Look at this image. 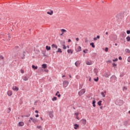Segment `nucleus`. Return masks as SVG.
<instances>
[{"label":"nucleus","mask_w":130,"mask_h":130,"mask_svg":"<svg viewBox=\"0 0 130 130\" xmlns=\"http://www.w3.org/2000/svg\"><path fill=\"white\" fill-rule=\"evenodd\" d=\"M80 122L83 124V125H85V124H86V123L87 122V121L85 119H82L81 121H80Z\"/></svg>","instance_id":"obj_5"},{"label":"nucleus","mask_w":130,"mask_h":130,"mask_svg":"<svg viewBox=\"0 0 130 130\" xmlns=\"http://www.w3.org/2000/svg\"><path fill=\"white\" fill-rule=\"evenodd\" d=\"M122 37H125V35H126V34H122Z\"/></svg>","instance_id":"obj_48"},{"label":"nucleus","mask_w":130,"mask_h":130,"mask_svg":"<svg viewBox=\"0 0 130 130\" xmlns=\"http://www.w3.org/2000/svg\"><path fill=\"white\" fill-rule=\"evenodd\" d=\"M36 117H39V115L38 114L36 115Z\"/></svg>","instance_id":"obj_58"},{"label":"nucleus","mask_w":130,"mask_h":130,"mask_svg":"<svg viewBox=\"0 0 130 130\" xmlns=\"http://www.w3.org/2000/svg\"><path fill=\"white\" fill-rule=\"evenodd\" d=\"M95 103H96V101H92V106H93V107H96V105L95 104Z\"/></svg>","instance_id":"obj_25"},{"label":"nucleus","mask_w":130,"mask_h":130,"mask_svg":"<svg viewBox=\"0 0 130 130\" xmlns=\"http://www.w3.org/2000/svg\"><path fill=\"white\" fill-rule=\"evenodd\" d=\"M93 80H94V81H95V82H98V81L99 80V78L98 77H97L96 78H94Z\"/></svg>","instance_id":"obj_30"},{"label":"nucleus","mask_w":130,"mask_h":130,"mask_svg":"<svg viewBox=\"0 0 130 130\" xmlns=\"http://www.w3.org/2000/svg\"><path fill=\"white\" fill-rule=\"evenodd\" d=\"M0 58H2V59H4L5 58L4 57V56H3V55H1L0 56Z\"/></svg>","instance_id":"obj_47"},{"label":"nucleus","mask_w":130,"mask_h":130,"mask_svg":"<svg viewBox=\"0 0 130 130\" xmlns=\"http://www.w3.org/2000/svg\"><path fill=\"white\" fill-rule=\"evenodd\" d=\"M76 41H79V38L76 39Z\"/></svg>","instance_id":"obj_59"},{"label":"nucleus","mask_w":130,"mask_h":130,"mask_svg":"<svg viewBox=\"0 0 130 130\" xmlns=\"http://www.w3.org/2000/svg\"><path fill=\"white\" fill-rule=\"evenodd\" d=\"M118 60V59L117 58H115V59H113V61L115 62L117 61Z\"/></svg>","instance_id":"obj_41"},{"label":"nucleus","mask_w":130,"mask_h":130,"mask_svg":"<svg viewBox=\"0 0 130 130\" xmlns=\"http://www.w3.org/2000/svg\"><path fill=\"white\" fill-rule=\"evenodd\" d=\"M86 63L87 66H91L92 64V62L91 61H87L86 62Z\"/></svg>","instance_id":"obj_21"},{"label":"nucleus","mask_w":130,"mask_h":130,"mask_svg":"<svg viewBox=\"0 0 130 130\" xmlns=\"http://www.w3.org/2000/svg\"><path fill=\"white\" fill-rule=\"evenodd\" d=\"M100 39V36H97L96 38H93V40L94 41H96V40H97V39Z\"/></svg>","instance_id":"obj_22"},{"label":"nucleus","mask_w":130,"mask_h":130,"mask_svg":"<svg viewBox=\"0 0 130 130\" xmlns=\"http://www.w3.org/2000/svg\"><path fill=\"white\" fill-rule=\"evenodd\" d=\"M37 121H38V120H37V118H34L32 120V122H34V123H36Z\"/></svg>","instance_id":"obj_27"},{"label":"nucleus","mask_w":130,"mask_h":130,"mask_svg":"<svg viewBox=\"0 0 130 130\" xmlns=\"http://www.w3.org/2000/svg\"><path fill=\"white\" fill-rule=\"evenodd\" d=\"M40 71L41 72H46V73H48V70L47 69H43L42 68H40Z\"/></svg>","instance_id":"obj_9"},{"label":"nucleus","mask_w":130,"mask_h":130,"mask_svg":"<svg viewBox=\"0 0 130 130\" xmlns=\"http://www.w3.org/2000/svg\"><path fill=\"white\" fill-rule=\"evenodd\" d=\"M37 127L40 130H42V127L41 126H37Z\"/></svg>","instance_id":"obj_35"},{"label":"nucleus","mask_w":130,"mask_h":130,"mask_svg":"<svg viewBox=\"0 0 130 130\" xmlns=\"http://www.w3.org/2000/svg\"><path fill=\"white\" fill-rule=\"evenodd\" d=\"M7 112L8 113H10V112H11V108H8V110Z\"/></svg>","instance_id":"obj_42"},{"label":"nucleus","mask_w":130,"mask_h":130,"mask_svg":"<svg viewBox=\"0 0 130 130\" xmlns=\"http://www.w3.org/2000/svg\"><path fill=\"white\" fill-rule=\"evenodd\" d=\"M29 117V116H30V114H28L27 115H24V116H22V117Z\"/></svg>","instance_id":"obj_36"},{"label":"nucleus","mask_w":130,"mask_h":130,"mask_svg":"<svg viewBox=\"0 0 130 130\" xmlns=\"http://www.w3.org/2000/svg\"><path fill=\"white\" fill-rule=\"evenodd\" d=\"M68 42H72V40L71 39L68 40Z\"/></svg>","instance_id":"obj_57"},{"label":"nucleus","mask_w":130,"mask_h":130,"mask_svg":"<svg viewBox=\"0 0 130 130\" xmlns=\"http://www.w3.org/2000/svg\"><path fill=\"white\" fill-rule=\"evenodd\" d=\"M67 52L68 53H71V54H73V51L72 49H68Z\"/></svg>","instance_id":"obj_23"},{"label":"nucleus","mask_w":130,"mask_h":130,"mask_svg":"<svg viewBox=\"0 0 130 130\" xmlns=\"http://www.w3.org/2000/svg\"><path fill=\"white\" fill-rule=\"evenodd\" d=\"M20 73H21V74H24V70H20Z\"/></svg>","instance_id":"obj_46"},{"label":"nucleus","mask_w":130,"mask_h":130,"mask_svg":"<svg viewBox=\"0 0 130 130\" xmlns=\"http://www.w3.org/2000/svg\"><path fill=\"white\" fill-rule=\"evenodd\" d=\"M31 68L34 70H37V69H38V67L35 66V65H32Z\"/></svg>","instance_id":"obj_18"},{"label":"nucleus","mask_w":130,"mask_h":130,"mask_svg":"<svg viewBox=\"0 0 130 130\" xmlns=\"http://www.w3.org/2000/svg\"><path fill=\"white\" fill-rule=\"evenodd\" d=\"M75 64L76 67H78V64H80V63H79L78 61H77L76 62H75Z\"/></svg>","instance_id":"obj_32"},{"label":"nucleus","mask_w":130,"mask_h":130,"mask_svg":"<svg viewBox=\"0 0 130 130\" xmlns=\"http://www.w3.org/2000/svg\"><path fill=\"white\" fill-rule=\"evenodd\" d=\"M15 48H16V49L19 48V46H16V47H15Z\"/></svg>","instance_id":"obj_64"},{"label":"nucleus","mask_w":130,"mask_h":130,"mask_svg":"<svg viewBox=\"0 0 130 130\" xmlns=\"http://www.w3.org/2000/svg\"><path fill=\"white\" fill-rule=\"evenodd\" d=\"M25 53H26V52H25V51L23 52V56H21V58L22 59H24L25 58Z\"/></svg>","instance_id":"obj_29"},{"label":"nucleus","mask_w":130,"mask_h":130,"mask_svg":"<svg viewBox=\"0 0 130 130\" xmlns=\"http://www.w3.org/2000/svg\"><path fill=\"white\" fill-rule=\"evenodd\" d=\"M34 119V118H33L32 117H30V120H32V121H33Z\"/></svg>","instance_id":"obj_55"},{"label":"nucleus","mask_w":130,"mask_h":130,"mask_svg":"<svg viewBox=\"0 0 130 130\" xmlns=\"http://www.w3.org/2000/svg\"><path fill=\"white\" fill-rule=\"evenodd\" d=\"M48 113L50 118H52V117H53V111H50Z\"/></svg>","instance_id":"obj_4"},{"label":"nucleus","mask_w":130,"mask_h":130,"mask_svg":"<svg viewBox=\"0 0 130 130\" xmlns=\"http://www.w3.org/2000/svg\"><path fill=\"white\" fill-rule=\"evenodd\" d=\"M114 80H116V77L115 75L112 76V77Z\"/></svg>","instance_id":"obj_39"},{"label":"nucleus","mask_w":130,"mask_h":130,"mask_svg":"<svg viewBox=\"0 0 130 130\" xmlns=\"http://www.w3.org/2000/svg\"><path fill=\"white\" fill-rule=\"evenodd\" d=\"M8 38H9V40H11V37H10V36H8Z\"/></svg>","instance_id":"obj_62"},{"label":"nucleus","mask_w":130,"mask_h":130,"mask_svg":"<svg viewBox=\"0 0 130 130\" xmlns=\"http://www.w3.org/2000/svg\"><path fill=\"white\" fill-rule=\"evenodd\" d=\"M29 80V77L24 76L23 78V81H28Z\"/></svg>","instance_id":"obj_19"},{"label":"nucleus","mask_w":130,"mask_h":130,"mask_svg":"<svg viewBox=\"0 0 130 130\" xmlns=\"http://www.w3.org/2000/svg\"><path fill=\"white\" fill-rule=\"evenodd\" d=\"M76 118L77 119H78V120H80V119L79 118V117H78V116H76Z\"/></svg>","instance_id":"obj_56"},{"label":"nucleus","mask_w":130,"mask_h":130,"mask_svg":"<svg viewBox=\"0 0 130 130\" xmlns=\"http://www.w3.org/2000/svg\"><path fill=\"white\" fill-rule=\"evenodd\" d=\"M102 101H99L98 102V105H99V106H101V105H102Z\"/></svg>","instance_id":"obj_24"},{"label":"nucleus","mask_w":130,"mask_h":130,"mask_svg":"<svg viewBox=\"0 0 130 130\" xmlns=\"http://www.w3.org/2000/svg\"><path fill=\"white\" fill-rule=\"evenodd\" d=\"M110 76V73H106V74H105L104 77H105V78H108Z\"/></svg>","instance_id":"obj_15"},{"label":"nucleus","mask_w":130,"mask_h":130,"mask_svg":"<svg viewBox=\"0 0 130 130\" xmlns=\"http://www.w3.org/2000/svg\"><path fill=\"white\" fill-rule=\"evenodd\" d=\"M47 14H48V15H50V16H51L53 14V11L52 10L50 12H47Z\"/></svg>","instance_id":"obj_17"},{"label":"nucleus","mask_w":130,"mask_h":130,"mask_svg":"<svg viewBox=\"0 0 130 130\" xmlns=\"http://www.w3.org/2000/svg\"><path fill=\"white\" fill-rule=\"evenodd\" d=\"M74 125L75 129H77L79 127V124H75Z\"/></svg>","instance_id":"obj_16"},{"label":"nucleus","mask_w":130,"mask_h":130,"mask_svg":"<svg viewBox=\"0 0 130 130\" xmlns=\"http://www.w3.org/2000/svg\"><path fill=\"white\" fill-rule=\"evenodd\" d=\"M42 68L44 69H46V68H47V64H46V63L42 64Z\"/></svg>","instance_id":"obj_12"},{"label":"nucleus","mask_w":130,"mask_h":130,"mask_svg":"<svg viewBox=\"0 0 130 130\" xmlns=\"http://www.w3.org/2000/svg\"><path fill=\"white\" fill-rule=\"evenodd\" d=\"M61 33H62V34H63L64 33H66V32H67V30H66L64 29H61Z\"/></svg>","instance_id":"obj_28"},{"label":"nucleus","mask_w":130,"mask_h":130,"mask_svg":"<svg viewBox=\"0 0 130 130\" xmlns=\"http://www.w3.org/2000/svg\"><path fill=\"white\" fill-rule=\"evenodd\" d=\"M35 112H36V113H38L39 111H38V110H36Z\"/></svg>","instance_id":"obj_60"},{"label":"nucleus","mask_w":130,"mask_h":130,"mask_svg":"<svg viewBox=\"0 0 130 130\" xmlns=\"http://www.w3.org/2000/svg\"><path fill=\"white\" fill-rule=\"evenodd\" d=\"M58 94H59V91H57V92L56 93V94H55V96H56V95H58Z\"/></svg>","instance_id":"obj_49"},{"label":"nucleus","mask_w":130,"mask_h":130,"mask_svg":"<svg viewBox=\"0 0 130 130\" xmlns=\"http://www.w3.org/2000/svg\"><path fill=\"white\" fill-rule=\"evenodd\" d=\"M127 61H128V62H130V56L128 57V59H127Z\"/></svg>","instance_id":"obj_53"},{"label":"nucleus","mask_w":130,"mask_h":130,"mask_svg":"<svg viewBox=\"0 0 130 130\" xmlns=\"http://www.w3.org/2000/svg\"><path fill=\"white\" fill-rule=\"evenodd\" d=\"M80 51H82V47H81V46H78L77 49V52H79Z\"/></svg>","instance_id":"obj_13"},{"label":"nucleus","mask_w":130,"mask_h":130,"mask_svg":"<svg viewBox=\"0 0 130 130\" xmlns=\"http://www.w3.org/2000/svg\"><path fill=\"white\" fill-rule=\"evenodd\" d=\"M108 62L111 63V62H112V61H111V60H109L108 61Z\"/></svg>","instance_id":"obj_61"},{"label":"nucleus","mask_w":130,"mask_h":130,"mask_svg":"<svg viewBox=\"0 0 130 130\" xmlns=\"http://www.w3.org/2000/svg\"><path fill=\"white\" fill-rule=\"evenodd\" d=\"M56 96H57V97H58L59 98V97H60V96H61V95L60 94H57Z\"/></svg>","instance_id":"obj_54"},{"label":"nucleus","mask_w":130,"mask_h":130,"mask_svg":"<svg viewBox=\"0 0 130 130\" xmlns=\"http://www.w3.org/2000/svg\"><path fill=\"white\" fill-rule=\"evenodd\" d=\"M86 51H88V49H85V50H83L84 53H87V52Z\"/></svg>","instance_id":"obj_44"},{"label":"nucleus","mask_w":130,"mask_h":130,"mask_svg":"<svg viewBox=\"0 0 130 130\" xmlns=\"http://www.w3.org/2000/svg\"><path fill=\"white\" fill-rule=\"evenodd\" d=\"M12 89L14 91H19V88L17 86H13Z\"/></svg>","instance_id":"obj_10"},{"label":"nucleus","mask_w":130,"mask_h":130,"mask_svg":"<svg viewBox=\"0 0 130 130\" xmlns=\"http://www.w3.org/2000/svg\"><path fill=\"white\" fill-rule=\"evenodd\" d=\"M60 43L62 44H63V45H62V46H63L62 48H63V49H67V47H66V45H64L65 43H66V42L61 41L60 42Z\"/></svg>","instance_id":"obj_3"},{"label":"nucleus","mask_w":130,"mask_h":130,"mask_svg":"<svg viewBox=\"0 0 130 130\" xmlns=\"http://www.w3.org/2000/svg\"><path fill=\"white\" fill-rule=\"evenodd\" d=\"M85 92H86V89H81L78 92V95H79V96H82V95H83V94H85Z\"/></svg>","instance_id":"obj_1"},{"label":"nucleus","mask_w":130,"mask_h":130,"mask_svg":"<svg viewBox=\"0 0 130 130\" xmlns=\"http://www.w3.org/2000/svg\"><path fill=\"white\" fill-rule=\"evenodd\" d=\"M68 85H69V81H66L63 82V86L65 88H67V87H68Z\"/></svg>","instance_id":"obj_2"},{"label":"nucleus","mask_w":130,"mask_h":130,"mask_svg":"<svg viewBox=\"0 0 130 130\" xmlns=\"http://www.w3.org/2000/svg\"><path fill=\"white\" fill-rule=\"evenodd\" d=\"M24 124H25L24 122H23V121L19 122L18 126H23Z\"/></svg>","instance_id":"obj_6"},{"label":"nucleus","mask_w":130,"mask_h":130,"mask_svg":"<svg viewBox=\"0 0 130 130\" xmlns=\"http://www.w3.org/2000/svg\"><path fill=\"white\" fill-rule=\"evenodd\" d=\"M52 48H55V49H57V45H55V44H53L51 45Z\"/></svg>","instance_id":"obj_8"},{"label":"nucleus","mask_w":130,"mask_h":130,"mask_svg":"<svg viewBox=\"0 0 130 130\" xmlns=\"http://www.w3.org/2000/svg\"><path fill=\"white\" fill-rule=\"evenodd\" d=\"M125 52H127V53H130V50L128 49H126L125 50Z\"/></svg>","instance_id":"obj_31"},{"label":"nucleus","mask_w":130,"mask_h":130,"mask_svg":"<svg viewBox=\"0 0 130 130\" xmlns=\"http://www.w3.org/2000/svg\"><path fill=\"white\" fill-rule=\"evenodd\" d=\"M126 39L127 40V41L129 42L130 41V37L128 36L126 38Z\"/></svg>","instance_id":"obj_34"},{"label":"nucleus","mask_w":130,"mask_h":130,"mask_svg":"<svg viewBox=\"0 0 130 130\" xmlns=\"http://www.w3.org/2000/svg\"><path fill=\"white\" fill-rule=\"evenodd\" d=\"M117 101L119 103V105H121L122 104H123V101L121 100H118Z\"/></svg>","instance_id":"obj_7"},{"label":"nucleus","mask_w":130,"mask_h":130,"mask_svg":"<svg viewBox=\"0 0 130 130\" xmlns=\"http://www.w3.org/2000/svg\"><path fill=\"white\" fill-rule=\"evenodd\" d=\"M56 53H58V52H59V53H62V51L61 50V49L58 48V50L56 51Z\"/></svg>","instance_id":"obj_14"},{"label":"nucleus","mask_w":130,"mask_h":130,"mask_svg":"<svg viewBox=\"0 0 130 130\" xmlns=\"http://www.w3.org/2000/svg\"><path fill=\"white\" fill-rule=\"evenodd\" d=\"M124 76V74H123V73H121L120 75V77L121 78H122V77H123Z\"/></svg>","instance_id":"obj_38"},{"label":"nucleus","mask_w":130,"mask_h":130,"mask_svg":"<svg viewBox=\"0 0 130 130\" xmlns=\"http://www.w3.org/2000/svg\"><path fill=\"white\" fill-rule=\"evenodd\" d=\"M124 125L125 126H126V125H127V122H125V123H124Z\"/></svg>","instance_id":"obj_52"},{"label":"nucleus","mask_w":130,"mask_h":130,"mask_svg":"<svg viewBox=\"0 0 130 130\" xmlns=\"http://www.w3.org/2000/svg\"><path fill=\"white\" fill-rule=\"evenodd\" d=\"M101 95H102L103 97H105V94H104V92H101Z\"/></svg>","instance_id":"obj_40"},{"label":"nucleus","mask_w":130,"mask_h":130,"mask_svg":"<svg viewBox=\"0 0 130 130\" xmlns=\"http://www.w3.org/2000/svg\"><path fill=\"white\" fill-rule=\"evenodd\" d=\"M46 50H48V51L50 50V49H51V47L49 46H46Z\"/></svg>","instance_id":"obj_20"},{"label":"nucleus","mask_w":130,"mask_h":130,"mask_svg":"<svg viewBox=\"0 0 130 130\" xmlns=\"http://www.w3.org/2000/svg\"><path fill=\"white\" fill-rule=\"evenodd\" d=\"M75 115H76V116H78V115H79V113H75Z\"/></svg>","instance_id":"obj_50"},{"label":"nucleus","mask_w":130,"mask_h":130,"mask_svg":"<svg viewBox=\"0 0 130 130\" xmlns=\"http://www.w3.org/2000/svg\"><path fill=\"white\" fill-rule=\"evenodd\" d=\"M112 66L114 68H115V67H116V66H117V64H115L114 62H113L112 63Z\"/></svg>","instance_id":"obj_37"},{"label":"nucleus","mask_w":130,"mask_h":130,"mask_svg":"<svg viewBox=\"0 0 130 130\" xmlns=\"http://www.w3.org/2000/svg\"><path fill=\"white\" fill-rule=\"evenodd\" d=\"M126 33H127V34H130V30H127L126 31Z\"/></svg>","instance_id":"obj_45"},{"label":"nucleus","mask_w":130,"mask_h":130,"mask_svg":"<svg viewBox=\"0 0 130 130\" xmlns=\"http://www.w3.org/2000/svg\"><path fill=\"white\" fill-rule=\"evenodd\" d=\"M118 58L119 60H121V59H122V58L121 57V56H119Z\"/></svg>","instance_id":"obj_51"},{"label":"nucleus","mask_w":130,"mask_h":130,"mask_svg":"<svg viewBox=\"0 0 130 130\" xmlns=\"http://www.w3.org/2000/svg\"><path fill=\"white\" fill-rule=\"evenodd\" d=\"M85 42L86 43L88 42V40H87V39H85Z\"/></svg>","instance_id":"obj_63"},{"label":"nucleus","mask_w":130,"mask_h":130,"mask_svg":"<svg viewBox=\"0 0 130 130\" xmlns=\"http://www.w3.org/2000/svg\"><path fill=\"white\" fill-rule=\"evenodd\" d=\"M105 51H106V52H107L108 51V48L107 47L105 48Z\"/></svg>","instance_id":"obj_43"},{"label":"nucleus","mask_w":130,"mask_h":130,"mask_svg":"<svg viewBox=\"0 0 130 130\" xmlns=\"http://www.w3.org/2000/svg\"><path fill=\"white\" fill-rule=\"evenodd\" d=\"M57 99V98L54 96L53 98L52 99V101H55Z\"/></svg>","instance_id":"obj_33"},{"label":"nucleus","mask_w":130,"mask_h":130,"mask_svg":"<svg viewBox=\"0 0 130 130\" xmlns=\"http://www.w3.org/2000/svg\"><path fill=\"white\" fill-rule=\"evenodd\" d=\"M7 94L8 96H12L13 95V92H12L11 90H9L7 92Z\"/></svg>","instance_id":"obj_11"},{"label":"nucleus","mask_w":130,"mask_h":130,"mask_svg":"<svg viewBox=\"0 0 130 130\" xmlns=\"http://www.w3.org/2000/svg\"><path fill=\"white\" fill-rule=\"evenodd\" d=\"M90 45L92 47V48H95V45L94 44V43H90Z\"/></svg>","instance_id":"obj_26"}]
</instances>
